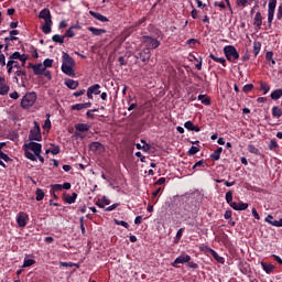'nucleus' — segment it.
<instances>
[{"label":"nucleus","instance_id":"nucleus-16","mask_svg":"<svg viewBox=\"0 0 282 282\" xmlns=\"http://www.w3.org/2000/svg\"><path fill=\"white\" fill-rule=\"evenodd\" d=\"M90 17H94V19H97V21H100L101 23L109 22V19L98 12L89 11Z\"/></svg>","mask_w":282,"mask_h":282},{"label":"nucleus","instance_id":"nucleus-62","mask_svg":"<svg viewBox=\"0 0 282 282\" xmlns=\"http://www.w3.org/2000/svg\"><path fill=\"white\" fill-rule=\"evenodd\" d=\"M224 217H225V219H230L232 217V212L226 210Z\"/></svg>","mask_w":282,"mask_h":282},{"label":"nucleus","instance_id":"nucleus-60","mask_svg":"<svg viewBox=\"0 0 282 282\" xmlns=\"http://www.w3.org/2000/svg\"><path fill=\"white\" fill-rule=\"evenodd\" d=\"M101 203H104V206H109V204H111V200H109V198H107V196H104L101 198Z\"/></svg>","mask_w":282,"mask_h":282},{"label":"nucleus","instance_id":"nucleus-7","mask_svg":"<svg viewBox=\"0 0 282 282\" xmlns=\"http://www.w3.org/2000/svg\"><path fill=\"white\" fill-rule=\"evenodd\" d=\"M42 138L43 137L41 135V127L39 126L37 121H34V128L30 131L29 139L41 142Z\"/></svg>","mask_w":282,"mask_h":282},{"label":"nucleus","instance_id":"nucleus-42","mask_svg":"<svg viewBox=\"0 0 282 282\" xmlns=\"http://www.w3.org/2000/svg\"><path fill=\"white\" fill-rule=\"evenodd\" d=\"M260 89L262 91H264V94H268V91H270V86L268 84H265L264 82L260 83Z\"/></svg>","mask_w":282,"mask_h":282},{"label":"nucleus","instance_id":"nucleus-54","mask_svg":"<svg viewBox=\"0 0 282 282\" xmlns=\"http://www.w3.org/2000/svg\"><path fill=\"white\" fill-rule=\"evenodd\" d=\"M237 210H248V203L238 204V209Z\"/></svg>","mask_w":282,"mask_h":282},{"label":"nucleus","instance_id":"nucleus-56","mask_svg":"<svg viewBox=\"0 0 282 282\" xmlns=\"http://www.w3.org/2000/svg\"><path fill=\"white\" fill-rule=\"evenodd\" d=\"M137 149H142L143 151H149L150 147L149 144L141 145L140 143L135 144Z\"/></svg>","mask_w":282,"mask_h":282},{"label":"nucleus","instance_id":"nucleus-18","mask_svg":"<svg viewBox=\"0 0 282 282\" xmlns=\"http://www.w3.org/2000/svg\"><path fill=\"white\" fill-rule=\"evenodd\" d=\"M74 30H80V25L70 26L64 34V37L65 39H74V36H76V33H74Z\"/></svg>","mask_w":282,"mask_h":282},{"label":"nucleus","instance_id":"nucleus-25","mask_svg":"<svg viewBox=\"0 0 282 282\" xmlns=\"http://www.w3.org/2000/svg\"><path fill=\"white\" fill-rule=\"evenodd\" d=\"M75 129H76V131H79V132L84 133L85 131H87L89 129V124H87V123H77L75 126Z\"/></svg>","mask_w":282,"mask_h":282},{"label":"nucleus","instance_id":"nucleus-32","mask_svg":"<svg viewBox=\"0 0 282 282\" xmlns=\"http://www.w3.org/2000/svg\"><path fill=\"white\" fill-rule=\"evenodd\" d=\"M259 52H261V42H253L254 56H259Z\"/></svg>","mask_w":282,"mask_h":282},{"label":"nucleus","instance_id":"nucleus-46","mask_svg":"<svg viewBox=\"0 0 282 282\" xmlns=\"http://www.w3.org/2000/svg\"><path fill=\"white\" fill-rule=\"evenodd\" d=\"M82 109H85L84 104H76L72 106L73 111H82Z\"/></svg>","mask_w":282,"mask_h":282},{"label":"nucleus","instance_id":"nucleus-48","mask_svg":"<svg viewBox=\"0 0 282 282\" xmlns=\"http://www.w3.org/2000/svg\"><path fill=\"white\" fill-rule=\"evenodd\" d=\"M278 148H279V143H276V139H272L269 144L270 151H272L273 149H278Z\"/></svg>","mask_w":282,"mask_h":282},{"label":"nucleus","instance_id":"nucleus-37","mask_svg":"<svg viewBox=\"0 0 282 282\" xmlns=\"http://www.w3.org/2000/svg\"><path fill=\"white\" fill-rule=\"evenodd\" d=\"M272 116H274V118H281L282 110L279 107H273L272 108Z\"/></svg>","mask_w":282,"mask_h":282},{"label":"nucleus","instance_id":"nucleus-6","mask_svg":"<svg viewBox=\"0 0 282 282\" xmlns=\"http://www.w3.org/2000/svg\"><path fill=\"white\" fill-rule=\"evenodd\" d=\"M142 39L147 50L151 51L158 50V47H160V41H158L155 37L145 35Z\"/></svg>","mask_w":282,"mask_h":282},{"label":"nucleus","instance_id":"nucleus-28","mask_svg":"<svg viewBox=\"0 0 282 282\" xmlns=\"http://www.w3.org/2000/svg\"><path fill=\"white\" fill-rule=\"evenodd\" d=\"M282 97V89H275L271 93L272 100H279Z\"/></svg>","mask_w":282,"mask_h":282},{"label":"nucleus","instance_id":"nucleus-20","mask_svg":"<svg viewBox=\"0 0 282 282\" xmlns=\"http://www.w3.org/2000/svg\"><path fill=\"white\" fill-rule=\"evenodd\" d=\"M88 31L91 32L94 36H102V34H107V30L105 29H96L94 26H89Z\"/></svg>","mask_w":282,"mask_h":282},{"label":"nucleus","instance_id":"nucleus-8","mask_svg":"<svg viewBox=\"0 0 282 282\" xmlns=\"http://www.w3.org/2000/svg\"><path fill=\"white\" fill-rule=\"evenodd\" d=\"M29 69H33V73L35 76H41L45 72V66L43 65V63H40V64L30 63Z\"/></svg>","mask_w":282,"mask_h":282},{"label":"nucleus","instance_id":"nucleus-57","mask_svg":"<svg viewBox=\"0 0 282 282\" xmlns=\"http://www.w3.org/2000/svg\"><path fill=\"white\" fill-rule=\"evenodd\" d=\"M274 20V11H268V21L269 23H272Z\"/></svg>","mask_w":282,"mask_h":282},{"label":"nucleus","instance_id":"nucleus-53","mask_svg":"<svg viewBox=\"0 0 282 282\" xmlns=\"http://www.w3.org/2000/svg\"><path fill=\"white\" fill-rule=\"evenodd\" d=\"M52 155H58L61 153V147L56 145L51 149Z\"/></svg>","mask_w":282,"mask_h":282},{"label":"nucleus","instance_id":"nucleus-40","mask_svg":"<svg viewBox=\"0 0 282 282\" xmlns=\"http://www.w3.org/2000/svg\"><path fill=\"white\" fill-rule=\"evenodd\" d=\"M34 263H36L34 259H24L22 268H30L31 265H34Z\"/></svg>","mask_w":282,"mask_h":282},{"label":"nucleus","instance_id":"nucleus-35","mask_svg":"<svg viewBox=\"0 0 282 282\" xmlns=\"http://www.w3.org/2000/svg\"><path fill=\"white\" fill-rule=\"evenodd\" d=\"M198 100H200L203 105H210V98L206 95H199Z\"/></svg>","mask_w":282,"mask_h":282},{"label":"nucleus","instance_id":"nucleus-29","mask_svg":"<svg viewBox=\"0 0 282 282\" xmlns=\"http://www.w3.org/2000/svg\"><path fill=\"white\" fill-rule=\"evenodd\" d=\"M52 41H54V43L63 44L65 43V35L55 34L53 35Z\"/></svg>","mask_w":282,"mask_h":282},{"label":"nucleus","instance_id":"nucleus-58","mask_svg":"<svg viewBox=\"0 0 282 282\" xmlns=\"http://www.w3.org/2000/svg\"><path fill=\"white\" fill-rule=\"evenodd\" d=\"M242 63H248L250 61V53L246 52L245 56L241 57Z\"/></svg>","mask_w":282,"mask_h":282},{"label":"nucleus","instance_id":"nucleus-12","mask_svg":"<svg viewBox=\"0 0 282 282\" xmlns=\"http://www.w3.org/2000/svg\"><path fill=\"white\" fill-rule=\"evenodd\" d=\"M191 262V256L188 254H181L177 257L174 262L172 263L173 268H177V263H188Z\"/></svg>","mask_w":282,"mask_h":282},{"label":"nucleus","instance_id":"nucleus-39","mask_svg":"<svg viewBox=\"0 0 282 282\" xmlns=\"http://www.w3.org/2000/svg\"><path fill=\"white\" fill-rule=\"evenodd\" d=\"M276 10V0H269L268 12H274Z\"/></svg>","mask_w":282,"mask_h":282},{"label":"nucleus","instance_id":"nucleus-14","mask_svg":"<svg viewBox=\"0 0 282 282\" xmlns=\"http://www.w3.org/2000/svg\"><path fill=\"white\" fill-rule=\"evenodd\" d=\"M28 219H29L28 214L20 213L18 215L17 223L20 226V228H25V226H28Z\"/></svg>","mask_w":282,"mask_h":282},{"label":"nucleus","instance_id":"nucleus-43","mask_svg":"<svg viewBox=\"0 0 282 282\" xmlns=\"http://www.w3.org/2000/svg\"><path fill=\"white\" fill-rule=\"evenodd\" d=\"M196 153H199V148L192 145L188 150V155H196Z\"/></svg>","mask_w":282,"mask_h":282},{"label":"nucleus","instance_id":"nucleus-23","mask_svg":"<svg viewBox=\"0 0 282 282\" xmlns=\"http://www.w3.org/2000/svg\"><path fill=\"white\" fill-rule=\"evenodd\" d=\"M65 85L68 89H76L78 87V82L74 79H65Z\"/></svg>","mask_w":282,"mask_h":282},{"label":"nucleus","instance_id":"nucleus-49","mask_svg":"<svg viewBox=\"0 0 282 282\" xmlns=\"http://www.w3.org/2000/svg\"><path fill=\"white\" fill-rule=\"evenodd\" d=\"M115 224L117 226H123V228H129V223L124 221V220H118V219H115Z\"/></svg>","mask_w":282,"mask_h":282},{"label":"nucleus","instance_id":"nucleus-30","mask_svg":"<svg viewBox=\"0 0 282 282\" xmlns=\"http://www.w3.org/2000/svg\"><path fill=\"white\" fill-rule=\"evenodd\" d=\"M19 34L18 30L10 31V37H6L4 41H18L19 37L17 35Z\"/></svg>","mask_w":282,"mask_h":282},{"label":"nucleus","instance_id":"nucleus-50","mask_svg":"<svg viewBox=\"0 0 282 282\" xmlns=\"http://www.w3.org/2000/svg\"><path fill=\"white\" fill-rule=\"evenodd\" d=\"M6 54H3V52L0 51V66L1 67H6Z\"/></svg>","mask_w":282,"mask_h":282},{"label":"nucleus","instance_id":"nucleus-24","mask_svg":"<svg viewBox=\"0 0 282 282\" xmlns=\"http://www.w3.org/2000/svg\"><path fill=\"white\" fill-rule=\"evenodd\" d=\"M261 267L263 268L264 272H267V274H271V272H274V264L261 262Z\"/></svg>","mask_w":282,"mask_h":282},{"label":"nucleus","instance_id":"nucleus-47","mask_svg":"<svg viewBox=\"0 0 282 282\" xmlns=\"http://www.w3.org/2000/svg\"><path fill=\"white\" fill-rule=\"evenodd\" d=\"M46 118L47 119L45 120L43 128L44 129H52V121H50V113L46 115Z\"/></svg>","mask_w":282,"mask_h":282},{"label":"nucleus","instance_id":"nucleus-5","mask_svg":"<svg viewBox=\"0 0 282 282\" xmlns=\"http://www.w3.org/2000/svg\"><path fill=\"white\" fill-rule=\"evenodd\" d=\"M224 54L230 63H237V61H239V52H237V48L232 45L225 46Z\"/></svg>","mask_w":282,"mask_h":282},{"label":"nucleus","instance_id":"nucleus-59","mask_svg":"<svg viewBox=\"0 0 282 282\" xmlns=\"http://www.w3.org/2000/svg\"><path fill=\"white\" fill-rule=\"evenodd\" d=\"M251 213H252L254 219H258V220L261 219V216H259V213L257 212V208H252Z\"/></svg>","mask_w":282,"mask_h":282},{"label":"nucleus","instance_id":"nucleus-27","mask_svg":"<svg viewBox=\"0 0 282 282\" xmlns=\"http://www.w3.org/2000/svg\"><path fill=\"white\" fill-rule=\"evenodd\" d=\"M209 58H212V61H215L216 63H220V65H224V67H226V58L217 57L214 54H210Z\"/></svg>","mask_w":282,"mask_h":282},{"label":"nucleus","instance_id":"nucleus-26","mask_svg":"<svg viewBox=\"0 0 282 282\" xmlns=\"http://www.w3.org/2000/svg\"><path fill=\"white\" fill-rule=\"evenodd\" d=\"M223 151V148H218L216 151H214V153L210 155L212 160H215L217 162L219 158H221Z\"/></svg>","mask_w":282,"mask_h":282},{"label":"nucleus","instance_id":"nucleus-1","mask_svg":"<svg viewBox=\"0 0 282 282\" xmlns=\"http://www.w3.org/2000/svg\"><path fill=\"white\" fill-rule=\"evenodd\" d=\"M74 67H76V62L74 61V57H70V55L67 53H63V57H62L63 74L70 77L76 76V72L74 70Z\"/></svg>","mask_w":282,"mask_h":282},{"label":"nucleus","instance_id":"nucleus-33","mask_svg":"<svg viewBox=\"0 0 282 282\" xmlns=\"http://www.w3.org/2000/svg\"><path fill=\"white\" fill-rule=\"evenodd\" d=\"M25 158H28V160H31L32 162H36V154L30 152L28 148L25 150Z\"/></svg>","mask_w":282,"mask_h":282},{"label":"nucleus","instance_id":"nucleus-17","mask_svg":"<svg viewBox=\"0 0 282 282\" xmlns=\"http://www.w3.org/2000/svg\"><path fill=\"white\" fill-rule=\"evenodd\" d=\"M270 219H274L272 215H268V217L265 218V221L271 226H275V228H282V218L280 220H270Z\"/></svg>","mask_w":282,"mask_h":282},{"label":"nucleus","instance_id":"nucleus-15","mask_svg":"<svg viewBox=\"0 0 282 282\" xmlns=\"http://www.w3.org/2000/svg\"><path fill=\"white\" fill-rule=\"evenodd\" d=\"M10 91V86L6 85V78L0 77V96H6Z\"/></svg>","mask_w":282,"mask_h":282},{"label":"nucleus","instance_id":"nucleus-22","mask_svg":"<svg viewBox=\"0 0 282 282\" xmlns=\"http://www.w3.org/2000/svg\"><path fill=\"white\" fill-rule=\"evenodd\" d=\"M3 162H10V156L3 153V151H0V166H3V169H6V163Z\"/></svg>","mask_w":282,"mask_h":282},{"label":"nucleus","instance_id":"nucleus-9","mask_svg":"<svg viewBox=\"0 0 282 282\" xmlns=\"http://www.w3.org/2000/svg\"><path fill=\"white\" fill-rule=\"evenodd\" d=\"M99 94H100L99 84H95L87 89V98H89L90 100L94 98V95L98 96Z\"/></svg>","mask_w":282,"mask_h":282},{"label":"nucleus","instance_id":"nucleus-21","mask_svg":"<svg viewBox=\"0 0 282 282\" xmlns=\"http://www.w3.org/2000/svg\"><path fill=\"white\" fill-rule=\"evenodd\" d=\"M262 24H263V17H261V12H257L254 15L253 25L260 29Z\"/></svg>","mask_w":282,"mask_h":282},{"label":"nucleus","instance_id":"nucleus-19","mask_svg":"<svg viewBox=\"0 0 282 282\" xmlns=\"http://www.w3.org/2000/svg\"><path fill=\"white\" fill-rule=\"evenodd\" d=\"M77 197L78 194H76V192H74L72 195L64 194V202H66V204H75Z\"/></svg>","mask_w":282,"mask_h":282},{"label":"nucleus","instance_id":"nucleus-4","mask_svg":"<svg viewBox=\"0 0 282 282\" xmlns=\"http://www.w3.org/2000/svg\"><path fill=\"white\" fill-rule=\"evenodd\" d=\"M36 102V93L31 91L26 93L21 99L22 109H30V107H34Z\"/></svg>","mask_w":282,"mask_h":282},{"label":"nucleus","instance_id":"nucleus-64","mask_svg":"<svg viewBox=\"0 0 282 282\" xmlns=\"http://www.w3.org/2000/svg\"><path fill=\"white\" fill-rule=\"evenodd\" d=\"M53 189H54V191H62V189H63V185H61V184H55V185H53Z\"/></svg>","mask_w":282,"mask_h":282},{"label":"nucleus","instance_id":"nucleus-55","mask_svg":"<svg viewBox=\"0 0 282 282\" xmlns=\"http://www.w3.org/2000/svg\"><path fill=\"white\" fill-rule=\"evenodd\" d=\"M42 74L47 78V80H52V73L47 70V68H45Z\"/></svg>","mask_w":282,"mask_h":282},{"label":"nucleus","instance_id":"nucleus-52","mask_svg":"<svg viewBox=\"0 0 282 282\" xmlns=\"http://www.w3.org/2000/svg\"><path fill=\"white\" fill-rule=\"evenodd\" d=\"M184 127H185V129H187V131H193V128L195 127V124H193L192 121H186L184 123Z\"/></svg>","mask_w":282,"mask_h":282},{"label":"nucleus","instance_id":"nucleus-2","mask_svg":"<svg viewBox=\"0 0 282 282\" xmlns=\"http://www.w3.org/2000/svg\"><path fill=\"white\" fill-rule=\"evenodd\" d=\"M39 19L44 20V24L42 25V32L45 34H50L52 32V13L50 12V9H43L39 13Z\"/></svg>","mask_w":282,"mask_h":282},{"label":"nucleus","instance_id":"nucleus-36","mask_svg":"<svg viewBox=\"0 0 282 282\" xmlns=\"http://www.w3.org/2000/svg\"><path fill=\"white\" fill-rule=\"evenodd\" d=\"M28 58H30V56H28V54H21L20 53V62H21V67H25V63H28Z\"/></svg>","mask_w":282,"mask_h":282},{"label":"nucleus","instance_id":"nucleus-38","mask_svg":"<svg viewBox=\"0 0 282 282\" xmlns=\"http://www.w3.org/2000/svg\"><path fill=\"white\" fill-rule=\"evenodd\" d=\"M26 73L25 70L21 69V68H18V70L15 72V80L17 83L19 82V78H23V76H25Z\"/></svg>","mask_w":282,"mask_h":282},{"label":"nucleus","instance_id":"nucleus-13","mask_svg":"<svg viewBox=\"0 0 282 282\" xmlns=\"http://www.w3.org/2000/svg\"><path fill=\"white\" fill-rule=\"evenodd\" d=\"M26 149L29 151H33L35 155H39L41 153L42 145L41 143L30 142L29 144H26Z\"/></svg>","mask_w":282,"mask_h":282},{"label":"nucleus","instance_id":"nucleus-10","mask_svg":"<svg viewBox=\"0 0 282 282\" xmlns=\"http://www.w3.org/2000/svg\"><path fill=\"white\" fill-rule=\"evenodd\" d=\"M89 149L94 153H105V145H102L100 142H91L89 144Z\"/></svg>","mask_w":282,"mask_h":282},{"label":"nucleus","instance_id":"nucleus-63","mask_svg":"<svg viewBox=\"0 0 282 282\" xmlns=\"http://www.w3.org/2000/svg\"><path fill=\"white\" fill-rule=\"evenodd\" d=\"M229 206H230V208H232L234 210H238L239 204H237L236 202H232V200H231V203H229Z\"/></svg>","mask_w":282,"mask_h":282},{"label":"nucleus","instance_id":"nucleus-51","mask_svg":"<svg viewBox=\"0 0 282 282\" xmlns=\"http://www.w3.org/2000/svg\"><path fill=\"white\" fill-rule=\"evenodd\" d=\"M225 199H226L227 204L232 203V192L231 191L226 193Z\"/></svg>","mask_w":282,"mask_h":282},{"label":"nucleus","instance_id":"nucleus-31","mask_svg":"<svg viewBox=\"0 0 282 282\" xmlns=\"http://www.w3.org/2000/svg\"><path fill=\"white\" fill-rule=\"evenodd\" d=\"M36 202H43V198L45 197V192H43V189L37 188L36 189Z\"/></svg>","mask_w":282,"mask_h":282},{"label":"nucleus","instance_id":"nucleus-11","mask_svg":"<svg viewBox=\"0 0 282 282\" xmlns=\"http://www.w3.org/2000/svg\"><path fill=\"white\" fill-rule=\"evenodd\" d=\"M135 58H139L143 63H147L149 61V58H151V51H149V48H144L143 51L138 53Z\"/></svg>","mask_w":282,"mask_h":282},{"label":"nucleus","instance_id":"nucleus-44","mask_svg":"<svg viewBox=\"0 0 282 282\" xmlns=\"http://www.w3.org/2000/svg\"><path fill=\"white\" fill-rule=\"evenodd\" d=\"M54 59L46 58L42 65L44 66V69H47V67H52Z\"/></svg>","mask_w":282,"mask_h":282},{"label":"nucleus","instance_id":"nucleus-3","mask_svg":"<svg viewBox=\"0 0 282 282\" xmlns=\"http://www.w3.org/2000/svg\"><path fill=\"white\" fill-rule=\"evenodd\" d=\"M21 59V53L19 51L12 53L9 56V61L7 62V72L8 74H12L13 69H21V65H19V61Z\"/></svg>","mask_w":282,"mask_h":282},{"label":"nucleus","instance_id":"nucleus-61","mask_svg":"<svg viewBox=\"0 0 282 282\" xmlns=\"http://www.w3.org/2000/svg\"><path fill=\"white\" fill-rule=\"evenodd\" d=\"M10 98H12L13 100H19V93L18 91H13L10 95Z\"/></svg>","mask_w":282,"mask_h":282},{"label":"nucleus","instance_id":"nucleus-45","mask_svg":"<svg viewBox=\"0 0 282 282\" xmlns=\"http://www.w3.org/2000/svg\"><path fill=\"white\" fill-rule=\"evenodd\" d=\"M252 89H254V85L247 84L243 86L242 91H245V94H248L249 91H252Z\"/></svg>","mask_w":282,"mask_h":282},{"label":"nucleus","instance_id":"nucleus-41","mask_svg":"<svg viewBox=\"0 0 282 282\" xmlns=\"http://www.w3.org/2000/svg\"><path fill=\"white\" fill-rule=\"evenodd\" d=\"M248 151L249 153H253V155H259V149H257V147H254L253 144L248 145Z\"/></svg>","mask_w":282,"mask_h":282},{"label":"nucleus","instance_id":"nucleus-34","mask_svg":"<svg viewBox=\"0 0 282 282\" xmlns=\"http://www.w3.org/2000/svg\"><path fill=\"white\" fill-rule=\"evenodd\" d=\"M212 256L214 257V259H216V261H218V263H224V257L219 256L218 252H216L215 250H210Z\"/></svg>","mask_w":282,"mask_h":282}]
</instances>
